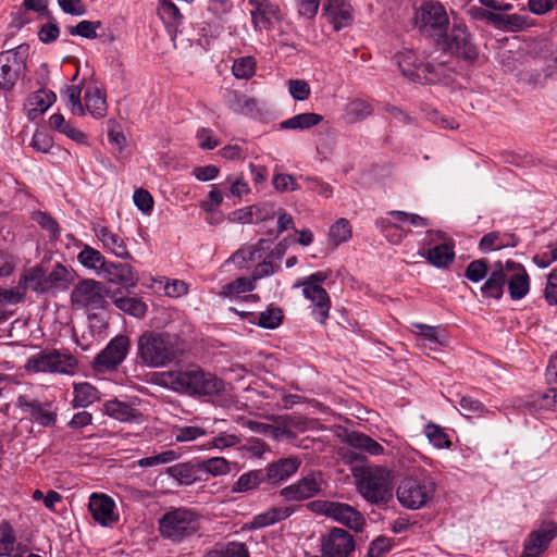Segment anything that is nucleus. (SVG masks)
I'll list each match as a JSON object with an SVG mask.
<instances>
[{"label":"nucleus","instance_id":"nucleus-1","mask_svg":"<svg viewBox=\"0 0 557 557\" xmlns=\"http://www.w3.org/2000/svg\"><path fill=\"white\" fill-rule=\"evenodd\" d=\"M160 384L174 392L190 396L220 395L225 388L223 380L213 373L206 372L198 366L162 372Z\"/></svg>","mask_w":557,"mask_h":557},{"label":"nucleus","instance_id":"nucleus-2","mask_svg":"<svg viewBox=\"0 0 557 557\" xmlns=\"http://www.w3.org/2000/svg\"><path fill=\"white\" fill-rule=\"evenodd\" d=\"M358 493L372 505L387 504L393 497V472L385 466L363 465L351 469Z\"/></svg>","mask_w":557,"mask_h":557},{"label":"nucleus","instance_id":"nucleus-3","mask_svg":"<svg viewBox=\"0 0 557 557\" xmlns=\"http://www.w3.org/2000/svg\"><path fill=\"white\" fill-rule=\"evenodd\" d=\"M397 63L404 75L420 84L442 83L449 76L444 62H436V58L425 51L420 54L404 51L399 53Z\"/></svg>","mask_w":557,"mask_h":557},{"label":"nucleus","instance_id":"nucleus-4","mask_svg":"<svg viewBox=\"0 0 557 557\" xmlns=\"http://www.w3.org/2000/svg\"><path fill=\"white\" fill-rule=\"evenodd\" d=\"M138 355L146 366L160 368L176 359L178 347L169 334L147 332L139 337Z\"/></svg>","mask_w":557,"mask_h":557},{"label":"nucleus","instance_id":"nucleus-5","mask_svg":"<svg viewBox=\"0 0 557 557\" xmlns=\"http://www.w3.org/2000/svg\"><path fill=\"white\" fill-rule=\"evenodd\" d=\"M436 491L434 480L424 471L405 476L398 485L397 498L405 508L416 510L428 505Z\"/></svg>","mask_w":557,"mask_h":557},{"label":"nucleus","instance_id":"nucleus-6","mask_svg":"<svg viewBox=\"0 0 557 557\" xmlns=\"http://www.w3.org/2000/svg\"><path fill=\"white\" fill-rule=\"evenodd\" d=\"M24 369L28 373H57L73 375L78 369V360L69 350L49 349L30 356Z\"/></svg>","mask_w":557,"mask_h":557},{"label":"nucleus","instance_id":"nucleus-7","mask_svg":"<svg viewBox=\"0 0 557 557\" xmlns=\"http://www.w3.org/2000/svg\"><path fill=\"white\" fill-rule=\"evenodd\" d=\"M331 271H318L297 282L294 287H302L305 298L312 305L314 320L324 324L329 318L331 299L322 284L330 277Z\"/></svg>","mask_w":557,"mask_h":557},{"label":"nucleus","instance_id":"nucleus-8","mask_svg":"<svg viewBox=\"0 0 557 557\" xmlns=\"http://www.w3.org/2000/svg\"><path fill=\"white\" fill-rule=\"evenodd\" d=\"M159 530L163 537L181 542L199 530L198 515L186 508L173 509L159 520Z\"/></svg>","mask_w":557,"mask_h":557},{"label":"nucleus","instance_id":"nucleus-9","mask_svg":"<svg viewBox=\"0 0 557 557\" xmlns=\"http://www.w3.org/2000/svg\"><path fill=\"white\" fill-rule=\"evenodd\" d=\"M308 508L315 513L324 515L355 531H361L366 520L363 516L352 506L331 500H313Z\"/></svg>","mask_w":557,"mask_h":557},{"label":"nucleus","instance_id":"nucleus-10","mask_svg":"<svg viewBox=\"0 0 557 557\" xmlns=\"http://www.w3.org/2000/svg\"><path fill=\"white\" fill-rule=\"evenodd\" d=\"M419 255L436 268H446L455 259L454 244L445 240L444 233L429 231L419 249Z\"/></svg>","mask_w":557,"mask_h":557},{"label":"nucleus","instance_id":"nucleus-11","mask_svg":"<svg viewBox=\"0 0 557 557\" xmlns=\"http://www.w3.org/2000/svg\"><path fill=\"white\" fill-rule=\"evenodd\" d=\"M442 49L466 61H473L478 58V49L472 41L467 27L455 24L451 29L438 40Z\"/></svg>","mask_w":557,"mask_h":557},{"label":"nucleus","instance_id":"nucleus-12","mask_svg":"<svg viewBox=\"0 0 557 557\" xmlns=\"http://www.w3.org/2000/svg\"><path fill=\"white\" fill-rule=\"evenodd\" d=\"M449 18L444 5L428 1L420 5L414 14V25L422 33L438 35L447 28Z\"/></svg>","mask_w":557,"mask_h":557},{"label":"nucleus","instance_id":"nucleus-13","mask_svg":"<svg viewBox=\"0 0 557 557\" xmlns=\"http://www.w3.org/2000/svg\"><path fill=\"white\" fill-rule=\"evenodd\" d=\"M71 301L76 308L104 309L107 301L102 283L92 278L81 281L71 293Z\"/></svg>","mask_w":557,"mask_h":557},{"label":"nucleus","instance_id":"nucleus-14","mask_svg":"<svg viewBox=\"0 0 557 557\" xmlns=\"http://www.w3.org/2000/svg\"><path fill=\"white\" fill-rule=\"evenodd\" d=\"M26 51L27 48L20 46L17 49L0 53V89L10 90L13 88L25 67Z\"/></svg>","mask_w":557,"mask_h":557},{"label":"nucleus","instance_id":"nucleus-15","mask_svg":"<svg viewBox=\"0 0 557 557\" xmlns=\"http://www.w3.org/2000/svg\"><path fill=\"white\" fill-rule=\"evenodd\" d=\"M131 347L129 338L125 335L113 337L94 360L97 371L114 370L126 358Z\"/></svg>","mask_w":557,"mask_h":557},{"label":"nucleus","instance_id":"nucleus-16","mask_svg":"<svg viewBox=\"0 0 557 557\" xmlns=\"http://www.w3.org/2000/svg\"><path fill=\"white\" fill-rule=\"evenodd\" d=\"M321 474H310L281 490L280 494L288 502L309 499L321 491Z\"/></svg>","mask_w":557,"mask_h":557},{"label":"nucleus","instance_id":"nucleus-17","mask_svg":"<svg viewBox=\"0 0 557 557\" xmlns=\"http://www.w3.org/2000/svg\"><path fill=\"white\" fill-rule=\"evenodd\" d=\"M354 549L352 535L341 528L332 529L323 544V553L326 557H348Z\"/></svg>","mask_w":557,"mask_h":557},{"label":"nucleus","instance_id":"nucleus-18","mask_svg":"<svg viewBox=\"0 0 557 557\" xmlns=\"http://www.w3.org/2000/svg\"><path fill=\"white\" fill-rule=\"evenodd\" d=\"M92 231L101 243L103 249L121 259L132 258L124 238L114 233L108 226L94 224Z\"/></svg>","mask_w":557,"mask_h":557},{"label":"nucleus","instance_id":"nucleus-19","mask_svg":"<svg viewBox=\"0 0 557 557\" xmlns=\"http://www.w3.org/2000/svg\"><path fill=\"white\" fill-rule=\"evenodd\" d=\"M101 274L109 282L124 287H135L138 276L134 268L128 263H116L108 261Z\"/></svg>","mask_w":557,"mask_h":557},{"label":"nucleus","instance_id":"nucleus-20","mask_svg":"<svg viewBox=\"0 0 557 557\" xmlns=\"http://www.w3.org/2000/svg\"><path fill=\"white\" fill-rule=\"evenodd\" d=\"M88 507L92 518L101 525H108L117 520L114 515V502L104 494H91Z\"/></svg>","mask_w":557,"mask_h":557},{"label":"nucleus","instance_id":"nucleus-21","mask_svg":"<svg viewBox=\"0 0 557 557\" xmlns=\"http://www.w3.org/2000/svg\"><path fill=\"white\" fill-rule=\"evenodd\" d=\"M325 15L335 30H339L352 22V8L346 0H326Z\"/></svg>","mask_w":557,"mask_h":557},{"label":"nucleus","instance_id":"nucleus-22","mask_svg":"<svg viewBox=\"0 0 557 557\" xmlns=\"http://www.w3.org/2000/svg\"><path fill=\"white\" fill-rule=\"evenodd\" d=\"M85 114L88 112L95 119H102L107 115L108 103L106 91L96 86L89 85L84 91Z\"/></svg>","mask_w":557,"mask_h":557},{"label":"nucleus","instance_id":"nucleus-23","mask_svg":"<svg viewBox=\"0 0 557 557\" xmlns=\"http://www.w3.org/2000/svg\"><path fill=\"white\" fill-rule=\"evenodd\" d=\"M55 100L57 96L51 90L39 89L30 94L24 104L27 117L32 121L36 120L45 113Z\"/></svg>","mask_w":557,"mask_h":557},{"label":"nucleus","instance_id":"nucleus-24","mask_svg":"<svg viewBox=\"0 0 557 557\" xmlns=\"http://www.w3.org/2000/svg\"><path fill=\"white\" fill-rule=\"evenodd\" d=\"M16 406L42 426H50L55 422L57 414L54 412L40 403L29 399L27 396H20L16 400Z\"/></svg>","mask_w":557,"mask_h":557},{"label":"nucleus","instance_id":"nucleus-25","mask_svg":"<svg viewBox=\"0 0 557 557\" xmlns=\"http://www.w3.org/2000/svg\"><path fill=\"white\" fill-rule=\"evenodd\" d=\"M294 509L289 506L271 507L263 512L256 515L249 522L245 524L248 530H257L270 527L274 523L289 518Z\"/></svg>","mask_w":557,"mask_h":557},{"label":"nucleus","instance_id":"nucleus-26","mask_svg":"<svg viewBox=\"0 0 557 557\" xmlns=\"http://www.w3.org/2000/svg\"><path fill=\"white\" fill-rule=\"evenodd\" d=\"M300 462L296 458H283L270 463L264 473L269 484H278L297 472Z\"/></svg>","mask_w":557,"mask_h":557},{"label":"nucleus","instance_id":"nucleus-27","mask_svg":"<svg viewBox=\"0 0 557 557\" xmlns=\"http://www.w3.org/2000/svg\"><path fill=\"white\" fill-rule=\"evenodd\" d=\"M250 16L256 30L271 29L275 22L283 18L278 7L271 2L253 8Z\"/></svg>","mask_w":557,"mask_h":557},{"label":"nucleus","instance_id":"nucleus-28","mask_svg":"<svg viewBox=\"0 0 557 557\" xmlns=\"http://www.w3.org/2000/svg\"><path fill=\"white\" fill-rule=\"evenodd\" d=\"M516 268L518 271L512 273L510 276L507 275L506 281L508 282V290L512 300H519L523 298L530 289V280L525 270L513 262H507L506 264L507 272L515 270Z\"/></svg>","mask_w":557,"mask_h":557},{"label":"nucleus","instance_id":"nucleus-29","mask_svg":"<svg viewBox=\"0 0 557 557\" xmlns=\"http://www.w3.org/2000/svg\"><path fill=\"white\" fill-rule=\"evenodd\" d=\"M106 413L121 422H139L141 413L129 403L119 399L108 400L104 404Z\"/></svg>","mask_w":557,"mask_h":557},{"label":"nucleus","instance_id":"nucleus-30","mask_svg":"<svg viewBox=\"0 0 557 557\" xmlns=\"http://www.w3.org/2000/svg\"><path fill=\"white\" fill-rule=\"evenodd\" d=\"M518 242V237L512 233L491 232L481 238L479 247L481 251L490 252L508 247H516Z\"/></svg>","mask_w":557,"mask_h":557},{"label":"nucleus","instance_id":"nucleus-31","mask_svg":"<svg viewBox=\"0 0 557 557\" xmlns=\"http://www.w3.org/2000/svg\"><path fill=\"white\" fill-rule=\"evenodd\" d=\"M346 443L349 447L358 449L369 456H380L384 454V447L364 433L357 431L349 432L346 435Z\"/></svg>","mask_w":557,"mask_h":557},{"label":"nucleus","instance_id":"nucleus-32","mask_svg":"<svg viewBox=\"0 0 557 557\" xmlns=\"http://www.w3.org/2000/svg\"><path fill=\"white\" fill-rule=\"evenodd\" d=\"M488 21L508 32H519L533 25L531 18L521 14H491Z\"/></svg>","mask_w":557,"mask_h":557},{"label":"nucleus","instance_id":"nucleus-33","mask_svg":"<svg viewBox=\"0 0 557 557\" xmlns=\"http://www.w3.org/2000/svg\"><path fill=\"white\" fill-rule=\"evenodd\" d=\"M268 242L265 239H260L255 245H244L239 249H237L227 260L226 262L234 263L237 268L242 269L249 261H255L261 258L262 252L265 250Z\"/></svg>","mask_w":557,"mask_h":557},{"label":"nucleus","instance_id":"nucleus-34","mask_svg":"<svg viewBox=\"0 0 557 557\" xmlns=\"http://www.w3.org/2000/svg\"><path fill=\"white\" fill-rule=\"evenodd\" d=\"M556 535L557 527L543 525L537 531H534L529 535V539L524 542V547L527 550H533L541 554Z\"/></svg>","mask_w":557,"mask_h":557},{"label":"nucleus","instance_id":"nucleus-35","mask_svg":"<svg viewBox=\"0 0 557 557\" xmlns=\"http://www.w3.org/2000/svg\"><path fill=\"white\" fill-rule=\"evenodd\" d=\"M507 281V271L502 267L493 270L487 280L481 286V293L484 297L499 299L504 293V286Z\"/></svg>","mask_w":557,"mask_h":557},{"label":"nucleus","instance_id":"nucleus-36","mask_svg":"<svg viewBox=\"0 0 557 557\" xmlns=\"http://www.w3.org/2000/svg\"><path fill=\"white\" fill-rule=\"evenodd\" d=\"M72 281V273L63 265L57 264L49 274L45 273L46 293L66 289Z\"/></svg>","mask_w":557,"mask_h":557},{"label":"nucleus","instance_id":"nucleus-37","mask_svg":"<svg viewBox=\"0 0 557 557\" xmlns=\"http://www.w3.org/2000/svg\"><path fill=\"white\" fill-rule=\"evenodd\" d=\"M525 407L536 413L557 410V388L532 395Z\"/></svg>","mask_w":557,"mask_h":557},{"label":"nucleus","instance_id":"nucleus-38","mask_svg":"<svg viewBox=\"0 0 557 557\" xmlns=\"http://www.w3.org/2000/svg\"><path fill=\"white\" fill-rule=\"evenodd\" d=\"M323 121V116L321 114L314 112H306L294 115L280 124L282 129H295V131H304L309 129Z\"/></svg>","mask_w":557,"mask_h":557},{"label":"nucleus","instance_id":"nucleus-39","mask_svg":"<svg viewBox=\"0 0 557 557\" xmlns=\"http://www.w3.org/2000/svg\"><path fill=\"white\" fill-rule=\"evenodd\" d=\"M111 299L117 309L135 318H141L147 312V305L140 298L119 297L114 293L111 295Z\"/></svg>","mask_w":557,"mask_h":557},{"label":"nucleus","instance_id":"nucleus-40","mask_svg":"<svg viewBox=\"0 0 557 557\" xmlns=\"http://www.w3.org/2000/svg\"><path fill=\"white\" fill-rule=\"evenodd\" d=\"M77 260L84 268L94 270L98 274H101L108 262L99 250L88 245H85L78 252Z\"/></svg>","mask_w":557,"mask_h":557},{"label":"nucleus","instance_id":"nucleus-41","mask_svg":"<svg viewBox=\"0 0 557 557\" xmlns=\"http://www.w3.org/2000/svg\"><path fill=\"white\" fill-rule=\"evenodd\" d=\"M412 332L418 338V342L430 349H434L437 345H442L443 342L440 338L438 327L422 324V323H412L411 324Z\"/></svg>","mask_w":557,"mask_h":557},{"label":"nucleus","instance_id":"nucleus-42","mask_svg":"<svg viewBox=\"0 0 557 557\" xmlns=\"http://www.w3.org/2000/svg\"><path fill=\"white\" fill-rule=\"evenodd\" d=\"M74 407H87L100 398L98 389L87 382L74 383Z\"/></svg>","mask_w":557,"mask_h":557},{"label":"nucleus","instance_id":"nucleus-43","mask_svg":"<svg viewBox=\"0 0 557 557\" xmlns=\"http://www.w3.org/2000/svg\"><path fill=\"white\" fill-rule=\"evenodd\" d=\"M61 96L72 114L77 116L85 115L84 101H82V86L79 84L65 86L61 91Z\"/></svg>","mask_w":557,"mask_h":557},{"label":"nucleus","instance_id":"nucleus-44","mask_svg":"<svg viewBox=\"0 0 557 557\" xmlns=\"http://www.w3.org/2000/svg\"><path fill=\"white\" fill-rule=\"evenodd\" d=\"M227 107L235 113H250L257 108V101L236 90H231L225 96Z\"/></svg>","mask_w":557,"mask_h":557},{"label":"nucleus","instance_id":"nucleus-45","mask_svg":"<svg viewBox=\"0 0 557 557\" xmlns=\"http://www.w3.org/2000/svg\"><path fill=\"white\" fill-rule=\"evenodd\" d=\"M18 288L32 289L36 293H46L45 272L35 267L27 270L18 281Z\"/></svg>","mask_w":557,"mask_h":557},{"label":"nucleus","instance_id":"nucleus-46","mask_svg":"<svg viewBox=\"0 0 557 557\" xmlns=\"http://www.w3.org/2000/svg\"><path fill=\"white\" fill-rule=\"evenodd\" d=\"M264 480V473L261 470H251L243 473L232 485L233 493H246L256 490Z\"/></svg>","mask_w":557,"mask_h":557},{"label":"nucleus","instance_id":"nucleus-47","mask_svg":"<svg viewBox=\"0 0 557 557\" xmlns=\"http://www.w3.org/2000/svg\"><path fill=\"white\" fill-rule=\"evenodd\" d=\"M373 113L371 104L361 99H355L347 103L344 112V119L348 123L362 121Z\"/></svg>","mask_w":557,"mask_h":557},{"label":"nucleus","instance_id":"nucleus-48","mask_svg":"<svg viewBox=\"0 0 557 557\" xmlns=\"http://www.w3.org/2000/svg\"><path fill=\"white\" fill-rule=\"evenodd\" d=\"M375 225L385 236V238L393 245L400 244L407 236V231H405L397 223L392 222L389 219L381 218L376 220Z\"/></svg>","mask_w":557,"mask_h":557},{"label":"nucleus","instance_id":"nucleus-49","mask_svg":"<svg viewBox=\"0 0 557 557\" xmlns=\"http://www.w3.org/2000/svg\"><path fill=\"white\" fill-rule=\"evenodd\" d=\"M423 433L428 438L429 443L437 449H448L451 446V442L444 429L433 422H429L424 425Z\"/></svg>","mask_w":557,"mask_h":557},{"label":"nucleus","instance_id":"nucleus-50","mask_svg":"<svg viewBox=\"0 0 557 557\" xmlns=\"http://www.w3.org/2000/svg\"><path fill=\"white\" fill-rule=\"evenodd\" d=\"M352 231L348 220L341 218L330 228L329 238L334 246L347 242L351 237Z\"/></svg>","mask_w":557,"mask_h":557},{"label":"nucleus","instance_id":"nucleus-51","mask_svg":"<svg viewBox=\"0 0 557 557\" xmlns=\"http://www.w3.org/2000/svg\"><path fill=\"white\" fill-rule=\"evenodd\" d=\"M198 470H202L213 476L224 475L231 471L230 462L223 457H213L198 462Z\"/></svg>","mask_w":557,"mask_h":557},{"label":"nucleus","instance_id":"nucleus-52","mask_svg":"<svg viewBox=\"0 0 557 557\" xmlns=\"http://www.w3.org/2000/svg\"><path fill=\"white\" fill-rule=\"evenodd\" d=\"M169 472L180 484L189 485L197 480V471L190 463L176 465L169 468Z\"/></svg>","mask_w":557,"mask_h":557},{"label":"nucleus","instance_id":"nucleus-53","mask_svg":"<svg viewBox=\"0 0 557 557\" xmlns=\"http://www.w3.org/2000/svg\"><path fill=\"white\" fill-rule=\"evenodd\" d=\"M101 27L100 21H81L75 26H69L67 30L72 36H81L87 39L97 37V29Z\"/></svg>","mask_w":557,"mask_h":557},{"label":"nucleus","instance_id":"nucleus-54","mask_svg":"<svg viewBox=\"0 0 557 557\" xmlns=\"http://www.w3.org/2000/svg\"><path fill=\"white\" fill-rule=\"evenodd\" d=\"M180 455L175 450H164L153 456L141 458L137 461V465L141 468H150L159 465H165L178 459Z\"/></svg>","mask_w":557,"mask_h":557},{"label":"nucleus","instance_id":"nucleus-55","mask_svg":"<svg viewBox=\"0 0 557 557\" xmlns=\"http://www.w3.org/2000/svg\"><path fill=\"white\" fill-rule=\"evenodd\" d=\"M488 272V262L486 259H478L471 261L465 271V276L473 282L479 283L486 277Z\"/></svg>","mask_w":557,"mask_h":557},{"label":"nucleus","instance_id":"nucleus-56","mask_svg":"<svg viewBox=\"0 0 557 557\" xmlns=\"http://www.w3.org/2000/svg\"><path fill=\"white\" fill-rule=\"evenodd\" d=\"M255 283L256 282L252 276L250 278L238 277L223 286V294L225 296H234L246 292H251L256 287Z\"/></svg>","mask_w":557,"mask_h":557},{"label":"nucleus","instance_id":"nucleus-57","mask_svg":"<svg viewBox=\"0 0 557 557\" xmlns=\"http://www.w3.org/2000/svg\"><path fill=\"white\" fill-rule=\"evenodd\" d=\"M15 535L8 523L0 524V556H12L14 553Z\"/></svg>","mask_w":557,"mask_h":557},{"label":"nucleus","instance_id":"nucleus-58","mask_svg":"<svg viewBox=\"0 0 557 557\" xmlns=\"http://www.w3.org/2000/svg\"><path fill=\"white\" fill-rule=\"evenodd\" d=\"M207 432L205 429L196 425L177 426L173 430V435L176 442L195 441L199 437L205 436Z\"/></svg>","mask_w":557,"mask_h":557},{"label":"nucleus","instance_id":"nucleus-59","mask_svg":"<svg viewBox=\"0 0 557 557\" xmlns=\"http://www.w3.org/2000/svg\"><path fill=\"white\" fill-rule=\"evenodd\" d=\"M282 311L278 308H268L258 315L257 324L263 329H275L282 322Z\"/></svg>","mask_w":557,"mask_h":557},{"label":"nucleus","instance_id":"nucleus-60","mask_svg":"<svg viewBox=\"0 0 557 557\" xmlns=\"http://www.w3.org/2000/svg\"><path fill=\"white\" fill-rule=\"evenodd\" d=\"M255 60L251 57H245L234 62L232 71L237 78H249L255 73Z\"/></svg>","mask_w":557,"mask_h":557},{"label":"nucleus","instance_id":"nucleus-61","mask_svg":"<svg viewBox=\"0 0 557 557\" xmlns=\"http://www.w3.org/2000/svg\"><path fill=\"white\" fill-rule=\"evenodd\" d=\"M388 215L395 218L399 222H407L414 227H428L431 225V222L428 218L420 216L416 213H408L405 211H389Z\"/></svg>","mask_w":557,"mask_h":557},{"label":"nucleus","instance_id":"nucleus-62","mask_svg":"<svg viewBox=\"0 0 557 557\" xmlns=\"http://www.w3.org/2000/svg\"><path fill=\"white\" fill-rule=\"evenodd\" d=\"M33 219L38 223L41 228L49 232L51 237L58 238L60 236V227L57 221L46 212L38 211L34 213Z\"/></svg>","mask_w":557,"mask_h":557},{"label":"nucleus","instance_id":"nucleus-63","mask_svg":"<svg viewBox=\"0 0 557 557\" xmlns=\"http://www.w3.org/2000/svg\"><path fill=\"white\" fill-rule=\"evenodd\" d=\"M281 270L280 263L274 262L272 259L268 258L262 262L258 263L251 274L252 278L256 281L261 280L263 277L273 275L277 271Z\"/></svg>","mask_w":557,"mask_h":557},{"label":"nucleus","instance_id":"nucleus-64","mask_svg":"<svg viewBox=\"0 0 557 557\" xmlns=\"http://www.w3.org/2000/svg\"><path fill=\"white\" fill-rule=\"evenodd\" d=\"M288 91L298 101H305L310 96V86L305 79H289Z\"/></svg>","mask_w":557,"mask_h":557}]
</instances>
